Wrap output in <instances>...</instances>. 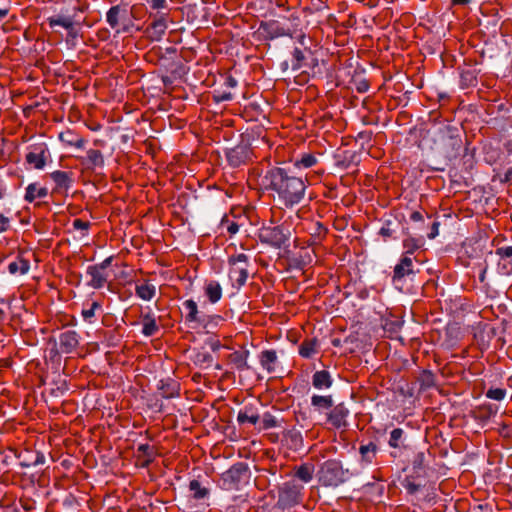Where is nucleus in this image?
<instances>
[{"mask_svg": "<svg viewBox=\"0 0 512 512\" xmlns=\"http://www.w3.org/2000/svg\"><path fill=\"white\" fill-rule=\"evenodd\" d=\"M304 53L301 49L295 48L293 51V62H292V69L298 70L302 66V62L304 60Z\"/></svg>", "mask_w": 512, "mask_h": 512, "instance_id": "nucleus-46", "label": "nucleus"}, {"mask_svg": "<svg viewBox=\"0 0 512 512\" xmlns=\"http://www.w3.org/2000/svg\"><path fill=\"white\" fill-rule=\"evenodd\" d=\"M225 84H226L228 87H230V88H234V87H236V85H237V81H236V79H235V78H233V77H231V76H230V77H228V78L226 79Z\"/></svg>", "mask_w": 512, "mask_h": 512, "instance_id": "nucleus-64", "label": "nucleus"}, {"mask_svg": "<svg viewBox=\"0 0 512 512\" xmlns=\"http://www.w3.org/2000/svg\"><path fill=\"white\" fill-rule=\"evenodd\" d=\"M315 227V234L318 236L325 235L327 233V229L320 222H317Z\"/></svg>", "mask_w": 512, "mask_h": 512, "instance_id": "nucleus-59", "label": "nucleus"}, {"mask_svg": "<svg viewBox=\"0 0 512 512\" xmlns=\"http://www.w3.org/2000/svg\"><path fill=\"white\" fill-rule=\"evenodd\" d=\"M404 430L401 428H394L390 432V438L388 444L392 448H402L404 447Z\"/></svg>", "mask_w": 512, "mask_h": 512, "instance_id": "nucleus-38", "label": "nucleus"}, {"mask_svg": "<svg viewBox=\"0 0 512 512\" xmlns=\"http://www.w3.org/2000/svg\"><path fill=\"white\" fill-rule=\"evenodd\" d=\"M167 29V20L165 15L156 17L148 26L149 36L153 40H160Z\"/></svg>", "mask_w": 512, "mask_h": 512, "instance_id": "nucleus-18", "label": "nucleus"}, {"mask_svg": "<svg viewBox=\"0 0 512 512\" xmlns=\"http://www.w3.org/2000/svg\"><path fill=\"white\" fill-rule=\"evenodd\" d=\"M86 273L90 276V280L87 284L94 289L102 288L107 282L108 274L100 271L93 265L87 267Z\"/></svg>", "mask_w": 512, "mask_h": 512, "instance_id": "nucleus-17", "label": "nucleus"}, {"mask_svg": "<svg viewBox=\"0 0 512 512\" xmlns=\"http://www.w3.org/2000/svg\"><path fill=\"white\" fill-rule=\"evenodd\" d=\"M303 486L294 481L286 482L279 489L278 506L282 509L293 507L301 502Z\"/></svg>", "mask_w": 512, "mask_h": 512, "instance_id": "nucleus-6", "label": "nucleus"}, {"mask_svg": "<svg viewBox=\"0 0 512 512\" xmlns=\"http://www.w3.org/2000/svg\"><path fill=\"white\" fill-rule=\"evenodd\" d=\"M72 225L74 229L83 231V235L87 234V231L90 227V223L83 221L82 219H75Z\"/></svg>", "mask_w": 512, "mask_h": 512, "instance_id": "nucleus-49", "label": "nucleus"}, {"mask_svg": "<svg viewBox=\"0 0 512 512\" xmlns=\"http://www.w3.org/2000/svg\"><path fill=\"white\" fill-rule=\"evenodd\" d=\"M294 476L304 483H309L313 479L315 467L311 463H303L295 467Z\"/></svg>", "mask_w": 512, "mask_h": 512, "instance_id": "nucleus-23", "label": "nucleus"}, {"mask_svg": "<svg viewBox=\"0 0 512 512\" xmlns=\"http://www.w3.org/2000/svg\"><path fill=\"white\" fill-rule=\"evenodd\" d=\"M213 362V357L209 352L199 351L194 356V363L200 367H209Z\"/></svg>", "mask_w": 512, "mask_h": 512, "instance_id": "nucleus-40", "label": "nucleus"}, {"mask_svg": "<svg viewBox=\"0 0 512 512\" xmlns=\"http://www.w3.org/2000/svg\"><path fill=\"white\" fill-rule=\"evenodd\" d=\"M184 308L188 311L186 315V321L187 322H197V323H204L205 319L201 316H199L198 306L197 303L192 300H186L183 303Z\"/></svg>", "mask_w": 512, "mask_h": 512, "instance_id": "nucleus-26", "label": "nucleus"}, {"mask_svg": "<svg viewBox=\"0 0 512 512\" xmlns=\"http://www.w3.org/2000/svg\"><path fill=\"white\" fill-rule=\"evenodd\" d=\"M208 344H209L210 348L212 349V351H217L221 347V344L218 340L211 339L208 341Z\"/></svg>", "mask_w": 512, "mask_h": 512, "instance_id": "nucleus-62", "label": "nucleus"}, {"mask_svg": "<svg viewBox=\"0 0 512 512\" xmlns=\"http://www.w3.org/2000/svg\"><path fill=\"white\" fill-rule=\"evenodd\" d=\"M350 414L349 409L342 402L333 407L327 413V422L336 429H345L348 426L347 418Z\"/></svg>", "mask_w": 512, "mask_h": 512, "instance_id": "nucleus-9", "label": "nucleus"}, {"mask_svg": "<svg viewBox=\"0 0 512 512\" xmlns=\"http://www.w3.org/2000/svg\"><path fill=\"white\" fill-rule=\"evenodd\" d=\"M369 88V84L366 82V81H362L359 83L358 87H357V90L358 92H366Z\"/></svg>", "mask_w": 512, "mask_h": 512, "instance_id": "nucleus-63", "label": "nucleus"}, {"mask_svg": "<svg viewBox=\"0 0 512 512\" xmlns=\"http://www.w3.org/2000/svg\"><path fill=\"white\" fill-rule=\"evenodd\" d=\"M189 491L191 498L198 501L197 508L205 509L209 504L206 500L209 498L210 490L202 485V483L196 479L189 482Z\"/></svg>", "mask_w": 512, "mask_h": 512, "instance_id": "nucleus-13", "label": "nucleus"}, {"mask_svg": "<svg viewBox=\"0 0 512 512\" xmlns=\"http://www.w3.org/2000/svg\"><path fill=\"white\" fill-rule=\"evenodd\" d=\"M467 512H493V509L488 504H476L471 506Z\"/></svg>", "mask_w": 512, "mask_h": 512, "instance_id": "nucleus-52", "label": "nucleus"}, {"mask_svg": "<svg viewBox=\"0 0 512 512\" xmlns=\"http://www.w3.org/2000/svg\"><path fill=\"white\" fill-rule=\"evenodd\" d=\"M318 164V157L315 154L312 153H304L298 158L294 166L297 168H311Z\"/></svg>", "mask_w": 512, "mask_h": 512, "instance_id": "nucleus-35", "label": "nucleus"}, {"mask_svg": "<svg viewBox=\"0 0 512 512\" xmlns=\"http://www.w3.org/2000/svg\"><path fill=\"white\" fill-rule=\"evenodd\" d=\"M137 452L145 458L143 466H148L154 459V449L149 444H140Z\"/></svg>", "mask_w": 512, "mask_h": 512, "instance_id": "nucleus-39", "label": "nucleus"}, {"mask_svg": "<svg viewBox=\"0 0 512 512\" xmlns=\"http://www.w3.org/2000/svg\"><path fill=\"white\" fill-rule=\"evenodd\" d=\"M104 157L100 150L89 149L86 152V158L83 160V164L88 169L101 168L104 166Z\"/></svg>", "mask_w": 512, "mask_h": 512, "instance_id": "nucleus-20", "label": "nucleus"}, {"mask_svg": "<svg viewBox=\"0 0 512 512\" xmlns=\"http://www.w3.org/2000/svg\"><path fill=\"white\" fill-rule=\"evenodd\" d=\"M352 473L348 468H344L341 461L329 459L323 462L317 472L318 481L324 487L336 488L347 482Z\"/></svg>", "mask_w": 512, "mask_h": 512, "instance_id": "nucleus-2", "label": "nucleus"}, {"mask_svg": "<svg viewBox=\"0 0 512 512\" xmlns=\"http://www.w3.org/2000/svg\"><path fill=\"white\" fill-rule=\"evenodd\" d=\"M79 335L74 330H66L59 335V348L61 353L70 354L79 345Z\"/></svg>", "mask_w": 512, "mask_h": 512, "instance_id": "nucleus-14", "label": "nucleus"}, {"mask_svg": "<svg viewBox=\"0 0 512 512\" xmlns=\"http://www.w3.org/2000/svg\"><path fill=\"white\" fill-rule=\"evenodd\" d=\"M290 229L285 225H268L259 229L258 237L261 243L280 249L288 246Z\"/></svg>", "mask_w": 512, "mask_h": 512, "instance_id": "nucleus-3", "label": "nucleus"}, {"mask_svg": "<svg viewBox=\"0 0 512 512\" xmlns=\"http://www.w3.org/2000/svg\"><path fill=\"white\" fill-rule=\"evenodd\" d=\"M142 324V333L146 337L155 335L159 330L155 317L150 313L142 315Z\"/></svg>", "mask_w": 512, "mask_h": 512, "instance_id": "nucleus-28", "label": "nucleus"}, {"mask_svg": "<svg viewBox=\"0 0 512 512\" xmlns=\"http://www.w3.org/2000/svg\"><path fill=\"white\" fill-rule=\"evenodd\" d=\"M260 420L259 415L254 412L253 408L245 407L240 410L237 415V421L239 424L250 423L256 425Z\"/></svg>", "mask_w": 512, "mask_h": 512, "instance_id": "nucleus-29", "label": "nucleus"}, {"mask_svg": "<svg viewBox=\"0 0 512 512\" xmlns=\"http://www.w3.org/2000/svg\"><path fill=\"white\" fill-rule=\"evenodd\" d=\"M425 459L426 457L424 452H418L417 454H415L412 461L413 468L419 470L422 469L425 464Z\"/></svg>", "mask_w": 512, "mask_h": 512, "instance_id": "nucleus-47", "label": "nucleus"}, {"mask_svg": "<svg viewBox=\"0 0 512 512\" xmlns=\"http://www.w3.org/2000/svg\"><path fill=\"white\" fill-rule=\"evenodd\" d=\"M128 16V11L125 7H122L120 5L112 6L107 14H106V21L110 25L111 28L115 29L119 27L122 24L121 31L127 32L128 27L125 24V21Z\"/></svg>", "mask_w": 512, "mask_h": 512, "instance_id": "nucleus-11", "label": "nucleus"}, {"mask_svg": "<svg viewBox=\"0 0 512 512\" xmlns=\"http://www.w3.org/2000/svg\"><path fill=\"white\" fill-rule=\"evenodd\" d=\"M239 230V225L235 222H231L228 226H227V231L232 235V234H235L237 233Z\"/></svg>", "mask_w": 512, "mask_h": 512, "instance_id": "nucleus-61", "label": "nucleus"}, {"mask_svg": "<svg viewBox=\"0 0 512 512\" xmlns=\"http://www.w3.org/2000/svg\"><path fill=\"white\" fill-rule=\"evenodd\" d=\"M135 293L139 298L145 301H150L156 294V288L153 284L146 282L144 284L137 285Z\"/></svg>", "mask_w": 512, "mask_h": 512, "instance_id": "nucleus-32", "label": "nucleus"}, {"mask_svg": "<svg viewBox=\"0 0 512 512\" xmlns=\"http://www.w3.org/2000/svg\"><path fill=\"white\" fill-rule=\"evenodd\" d=\"M424 244V241L422 238H414V237H407L403 240V247L405 249V252L403 255H408L412 257L414 252L421 248Z\"/></svg>", "mask_w": 512, "mask_h": 512, "instance_id": "nucleus-33", "label": "nucleus"}, {"mask_svg": "<svg viewBox=\"0 0 512 512\" xmlns=\"http://www.w3.org/2000/svg\"><path fill=\"white\" fill-rule=\"evenodd\" d=\"M284 436L287 441H290L291 446L293 448L297 449L302 445L303 439L300 431L296 429H291L288 430Z\"/></svg>", "mask_w": 512, "mask_h": 512, "instance_id": "nucleus-41", "label": "nucleus"}, {"mask_svg": "<svg viewBox=\"0 0 512 512\" xmlns=\"http://www.w3.org/2000/svg\"><path fill=\"white\" fill-rule=\"evenodd\" d=\"M399 223L394 219H387L384 221L383 226L379 230V235L383 237L384 240L391 238L394 236L398 229Z\"/></svg>", "mask_w": 512, "mask_h": 512, "instance_id": "nucleus-36", "label": "nucleus"}, {"mask_svg": "<svg viewBox=\"0 0 512 512\" xmlns=\"http://www.w3.org/2000/svg\"><path fill=\"white\" fill-rule=\"evenodd\" d=\"M277 425H278V421H277L276 417L270 413H265L261 420L260 429L268 430V429L276 427Z\"/></svg>", "mask_w": 512, "mask_h": 512, "instance_id": "nucleus-43", "label": "nucleus"}, {"mask_svg": "<svg viewBox=\"0 0 512 512\" xmlns=\"http://www.w3.org/2000/svg\"><path fill=\"white\" fill-rule=\"evenodd\" d=\"M49 25L51 27L54 26H61L67 30H69V34L75 36L73 33V20L70 17H63V16H57V17H51L49 18Z\"/></svg>", "mask_w": 512, "mask_h": 512, "instance_id": "nucleus-37", "label": "nucleus"}, {"mask_svg": "<svg viewBox=\"0 0 512 512\" xmlns=\"http://www.w3.org/2000/svg\"><path fill=\"white\" fill-rule=\"evenodd\" d=\"M332 383L333 380L327 370L316 371L312 376V384L316 389H328Z\"/></svg>", "mask_w": 512, "mask_h": 512, "instance_id": "nucleus-21", "label": "nucleus"}, {"mask_svg": "<svg viewBox=\"0 0 512 512\" xmlns=\"http://www.w3.org/2000/svg\"><path fill=\"white\" fill-rule=\"evenodd\" d=\"M101 308V305L97 302V301H94L90 304V307L88 308H84L82 310V316L83 318L86 320V321H89L91 322V319L95 316V311L97 309H100Z\"/></svg>", "mask_w": 512, "mask_h": 512, "instance_id": "nucleus-45", "label": "nucleus"}, {"mask_svg": "<svg viewBox=\"0 0 512 512\" xmlns=\"http://www.w3.org/2000/svg\"><path fill=\"white\" fill-rule=\"evenodd\" d=\"M506 390L502 388H490L486 392V397L489 399L501 401L506 396Z\"/></svg>", "mask_w": 512, "mask_h": 512, "instance_id": "nucleus-44", "label": "nucleus"}, {"mask_svg": "<svg viewBox=\"0 0 512 512\" xmlns=\"http://www.w3.org/2000/svg\"><path fill=\"white\" fill-rule=\"evenodd\" d=\"M9 227V218L4 214H0V232H4Z\"/></svg>", "mask_w": 512, "mask_h": 512, "instance_id": "nucleus-57", "label": "nucleus"}, {"mask_svg": "<svg viewBox=\"0 0 512 512\" xmlns=\"http://www.w3.org/2000/svg\"><path fill=\"white\" fill-rule=\"evenodd\" d=\"M152 9H164L166 7V0H147Z\"/></svg>", "mask_w": 512, "mask_h": 512, "instance_id": "nucleus-54", "label": "nucleus"}, {"mask_svg": "<svg viewBox=\"0 0 512 512\" xmlns=\"http://www.w3.org/2000/svg\"><path fill=\"white\" fill-rule=\"evenodd\" d=\"M65 136L66 135L64 133H61L59 137H60L61 141L66 142L70 146L82 148L85 144V140L83 138H76L74 140H65Z\"/></svg>", "mask_w": 512, "mask_h": 512, "instance_id": "nucleus-50", "label": "nucleus"}, {"mask_svg": "<svg viewBox=\"0 0 512 512\" xmlns=\"http://www.w3.org/2000/svg\"><path fill=\"white\" fill-rule=\"evenodd\" d=\"M205 293L211 303H216L222 297V288L217 281H210L205 286Z\"/></svg>", "mask_w": 512, "mask_h": 512, "instance_id": "nucleus-30", "label": "nucleus"}, {"mask_svg": "<svg viewBox=\"0 0 512 512\" xmlns=\"http://www.w3.org/2000/svg\"><path fill=\"white\" fill-rule=\"evenodd\" d=\"M46 152L47 148L43 144L31 146L25 157L26 162L35 169H43L46 165Z\"/></svg>", "mask_w": 512, "mask_h": 512, "instance_id": "nucleus-12", "label": "nucleus"}, {"mask_svg": "<svg viewBox=\"0 0 512 512\" xmlns=\"http://www.w3.org/2000/svg\"><path fill=\"white\" fill-rule=\"evenodd\" d=\"M30 269V262L23 257L18 256L16 260L8 264V271L12 275H24L28 273Z\"/></svg>", "mask_w": 512, "mask_h": 512, "instance_id": "nucleus-24", "label": "nucleus"}, {"mask_svg": "<svg viewBox=\"0 0 512 512\" xmlns=\"http://www.w3.org/2000/svg\"><path fill=\"white\" fill-rule=\"evenodd\" d=\"M358 451L360 455V464L363 466H369L376 461L379 447L375 442L369 441L368 443H361Z\"/></svg>", "mask_w": 512, "mask_h": 512, "instance_id": "nucleus-15", "label": "nucleus"}, {"mask_svg": "<svg viewBox=\"0 0 512 512\" xmlns=\"http://www.w3.org/2000/svg\"><path fill=\"white\" fill-rule=\"evenodd\" d=\"M266 190L277 194L278 200L286 207L299 204L305 196L306 185L290 169L272 167L263 176Z\"/></svg>", "mask_w": 512, "mask_h": 512, "instance_id": "nucleus-1", "label": "nucleus"}, {"mask_svg": "<svg viewBox=\"0 0 512 512\" xmlns=\"http://www.w3.org/2000/svg\"><path fill=\"white\" fill-rule=\"evenodd\" d=\"M496 254L501 258H510L512 257V246L499 247L496 250Z\"/></svg>", "mask_w": 512, "mask_h": 512, "instance_id": "nucleus-53", "label": "nucleus"}, {"mask_svg": "<svg viewBox=\"0 0 512 512\" xmlns=\"http://www.w3.org/2000/svg\"><path fill=\"white\" fill-rule=\"evenodd\" d=\"M248 356H249L248 350H238V351L232 352L228 356V361L238 371H244V370L249 369V365L247 363Z\"/></svg>", "mask_w": 512, "mask_h": 512, "instance_id": "nucleus-19", "label": "nucleus"}, {"mask_svg": "<svg viewBox=\"0 0 512 512\" xmlns=\"http://www.w3.org/2000/svg\"><path fill=\"white\" fill-rule=\"evenodd\" d=\"M439 222L438 221H434L431 225V230L430 232L428 233V238L430 239H434L438 233H439Z\"/></svg>", "mask_w": 512, "mask_h": 512, "instance_id": "nucleus-56", "label": "nucleus"}, {"mask_svg": "<svg viewBox=\"0 0 512 512\" xmlns=\"http://www.w3.org/2000/svg\"><path fill=\"white\" fill-rule=\"evenodd\" d=\"M158 389L163 398L169 399L179 395L180 384L174 379L166 378L160 380Z\"/></svg>", "mask_w": 512, "mask_h": 512, "instance_id": "nucleus-16", "label": "nucleus"}, {"mask_svg": "<svg viewBox=\"0 0 512 512\" xmlns=\"http://www.w3.org/2000/svg\"><path fill=\"white\" fill-rule=\"evenodd\" d=\"M277 362V355L274 350H265L260 355V364L268 372L275 371V363Z\"/></svg>", "mask_w": 512, "mask_h": 512, "instance_id": "nucleus-27", "label": "nucleus"}, {"mask_svg": "<svg viewBox=\"0 0 512 512\" xmlns=\"http://www.w3.org/2000/svg\"><path fill=\"white\" fill-rule=\"evenodd\" d=\"M48 195V189L46 187H39L37 183H31L26 188L24 196L25 201L33 202L37 198H45Z\"/></svg>", "mask_w": 512, "mask_h": 512, "instance_id": "nucleus-22", "label": "nucleus"}, {"mask_svg": "<svg viewBox=\"0 0 512 512\" xmlns=\"http://www.w3.org/2000/svg\"><path fill=\"white\" fill-rule=\"evenodd\" d=\"M439 145L443 152L447 155H455L461 148L462 139L458 130L451 126H444L437 132Z\"/></svg>", "mask_w": 512, "mask_h": 512, "instance_id": "nucleus-4", "label": "nucleus"}, {"mask_svg": "<svg viewBox=\"0 0 512 512\" xmlns=\"http://www.w3.org/2000/svg\"><path fill=\"white\" fill-rule=\"evenodd\" d=\"M232 98H233V95L230 92H217L213 95V99L216 103H220L223 101H229Z\"/></svg>", "mask_w": 512, "mask_h": 512, "instance_id": "nucleus-51", "label": "nucleus"}, {"mask_svg": "<svg viewBox=\"0 0 512 512\" xmlns=\"http://www.w3.org/2000/svg\"><path fill=\"white\" fill-rule=\"evenodd\" d=\"M414 273L413 257L402 255L399 262L394 267L392 277L393 284L397 287L405 277L413 275Z\"/></svg>", "mask_w": 512, "mask_h": 512, "instance_id": "nucleus-10", "label": "nucleus"}, {"mask_svg": "<svg viewBox=\"0 0 512 512\" xmlns=\"http://www.w3.org/2000/svg\"><path fill=\"white\" fill-rule=\"evenodd\" d=\"M249 477L248 464L237 462L222 474L226 489H238L239 485Z\"/></svg>", "mask_w": 512, "mask_h": 512, "instance_id": "nucleus-7", "label": "nucleus"}, {"mask_svg": "<svg viewBox=\"0 0 512 512\" xmlns=\"http://www.w3.org/2000/svg\"><path fill=\"white\" fill-rule=\"evenodd\" d=\"M410 219L414 222H419V221H422L423 220V215L421 212L419 211H414L411 213L410 215Z\"/></svg>", "mask_w": 512, "mask_h": 512, "instance_id": "nucleus-60", "label": "nucleus"}, {"mask_svg": "<svg viewBox=\"0 0 512 512\" xmlns=\"http://www.w3.org/2000/svg\"><path fill=\"white\" fill-rule=\"evenodd\" d=\"M311 405L319 412L330 410L333 407L331 395H313Z\"/></svg>", "mask_w": 512, "mask_h": 512, "instance_id": "nucleus-25", "label": "nucleus"}, {"mask_svg": "<svg viewBox=\"0 0 512 512\" xmlns=\"http://www.w3.org/2000/svg\"><path fill=\"white\" fill-rule=\"evenodd\" d=\"M7 0H0V20L3 19L9 12V8L4 3Z\"/></svg>", "mask_w": 512, "mask_h": 512, "instance_id": "nucleus-58", "label": "nucleus"}, {"mask_svg": "<svg viewBox=\"0 0 512 512\" xmlns=\"http://www.w3.org/2000/svg\"><path fill=\"white\" fill-rule=\"evenodd\" d=\"M112 263V257H108L104 259L101 263L94 265L96 268H98L102 272H106V269L111 265Z\"/></svg>", "mask_w": 512, "mask_h": 512, "instance_id": "nucleus-55", "label": "nucleus"}, {"mask_svg": "<svg viewBox=\"0 0 512 512\" xmlns=\"http://www.w3.org/2000/svg\"><path fill=\"white\" fill-rule=\"evenodd\" d=\"M403 487L409 494H415L420 490L421 485L410 481L409 479H405L403 482Z\"/></svg>", "mask_w": 512, "mask_h": 512, "instance_id": "nucleus-48", "label": "nucleus"}, {"mask_svg": "<svg viewBox=\"0 0 512 512\" xmlns=\"http://www.w3.org/2000/svg\"><path fill=\"white\" fill-rule=\"evenodd\" d=\"M51 179L55 182L57 188H69L71 185V178L67 172L64 171H54L50 174Z\"/></svg>", "mask_w": 512, "mask_h": 512, "instance_id": "nucleus-34", "label": "nucleus"}, {"mask_svg": "<svg viewBox=\"0 0 512 512\" xmlns=\"http://www.w3.org/2000/svg\"><path fill=\"white\" fill-rule=\"evenodd\" d=\"M318 341L316 338L304 340L299 346V354L304 358H310L317 353Z\"/></svg>", "mask_w": 512, "mask_h": 512, "instance_id": "nucleus-31", "label": "nucleus"}, {"mask_svg": "<svg viewBox=\"0 0 512 512\" xmlns=\"http://www.w3.org/2000/svg\"><path fill=\"white\" fill-rule=\"evenodd\" d=\"M252 157V149L247 143H240L226 151V159L233 168L247 164L252 160Z\"/></svg>", "mask_w": 512, "mask_h": 512, "instance_id": "nucleus-8", "label": "nucleus"}, {"mask_svg": "<svg viewBox=\"0 0 512 512\" xmlns=\"http://www.w3.org/2000/svg\"><path fill=\"white\" fill-rule=\"evenodd\" d=\"M419 383L421 389H428L435 384V377L431 371L424 370L419 376Z\"/></svg>", "mask_w": 512, "mask_h": 512, "instance_id": "nucleus-42", "label": "nucleus"}, {"mask_svg": "<svg viewBox=\"0 0 512 512\" xmlns=\"http://www.w3.org/2000/svg\"><path fill=\"white\" fill-rule=\"evenodd\" d=\"M228 264L230 280L238 287L243 286L248 278V256L244 253L230 256Z\"/></svg>", "mask_w": 512, "mask_h": 512, "instance_id": "nucleus-5", "label": "nucleus"}]
</instances>
